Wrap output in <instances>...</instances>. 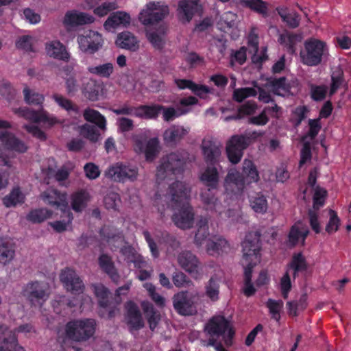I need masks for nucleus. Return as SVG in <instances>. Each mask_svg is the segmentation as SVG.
Here are the masks:
<instances>
[{
    "mask_svg": "<svg viewBox=\"0 0 351 351\" xmlns=\"http://www.w3.org/2000/svg\"><path fill=\"white\" fill-rule=\"evenodd\" d=\"M186 156V152H177L162 158L156 172V182L161 191L156 194L154 199L161 217L165 211L162 203L165 202L174 211L172 220L175 225L183 230L191 228L194 222V213L189 203L191 188L185 182L170 181L183 171Z\"/></svg>",
    "mask_w": 351,
    "mask_h": 351,
    "instance_id": "1",
    "label": "nucleus"
},
{
    "mask_svg": "<svg viewBox=\"0 0 351 351\" xmlns=\"http://www.w3.org/2000/svg\"><path fill=\"white\" fill-rule=\"evenodd\" d=\"M242 262L243 265H245V285L243 287V293L246 296L250 297L256 291L251 282L252 268L260 261V234L258 232H252L248 233L242 243Z\"/></svg>",
    "mask_w": 351,
    "mask_h": 351,
    "instance_id": "2",
    "label": "nucleus"
},
{
    "mask_svg": "<svg viewBox=\"0 0 351 351\" xmlns=\"http://www.w3.org/2000/svg\"><path fill=\"white\" fill-rule=\"evenodd\" d=\"M243 174L235 169H231L224 180V188L228 195H240L246 184L257 182L259 175L256 166L250 160L245 159L243 162Z\"/></svg>",
    "mask_w": 351,
    "mask_h": 351,
    "instance_id": "3",
    "label": "nucleus"
},
{
    "mask_svg": "<svg viewBox=\"0 0 351 351\" xmlns=\"http://www.w3.org/2000/svg\"><path fill=\"white\" fill-rule=\"evenodd\" d=\"M201 182L208 189L202 191L200 194L201 201L206 210L221 212V202L211 191L216 189L219 182V173L215 167H207L200 174Z\"/></svg>",
    "mask_w": 351,
    "mask_h": 351,
    "instance_id": "4",
    "label": "nucleus"
},
{
    "mask_svg": "<svg viewBox=\"0 0 351 351\" xmlns=\"http://www.w3.org/2000/svg\"><path fill=\"white\" fill-rule=\"evenodd\" d=\"M264 134L263 132H248L245 135H234L226 143L228 158L232 164H237L243 156V152L247 146Z\"/></svg>",
    "mask_w": 351,
    "mask_h": 351,
    "instance_id": "5",
    "label": "nucleus"
},
{
    "mask_svg": "<svg viewBox=\"0 0 351 351\" xmlns=\"http://www.w3.org/2000/svg\"><path fill=\"white\" fill-rule=\"evenodd\" d=\"M96 326V321L93 319L71 321L65 326L66 337L77 342L86 341L94 335Z\"/></svg>",
    "mask_w": 351,
    "mask_h": 351,
    "instance_id": "6",
    "label": "nucleus"
},
{
    "mask_svg": "<svg viewBox=\"0 0 351 351\" xmlns=\"http://www.w3.org/2000/svg\"><path fill=\"white\" fill-rule=\"evenodd\" d=\"M328 54L326 44L316 38H310L304 43V49L300 51L301 62L307 66H315L319 65L324 58Z\"/></svg>",
    "mask_w": 351,
    "mask_h": 351,
    "instance_id": "7",
    "label": "nucleus"
},
{
    "mask_svg": "<svg viewBox=\"0 0 351 351\" xmlns=\"http://www.w3.org/2000/svg\"><path fill=\"white\" fill-rule=\"evenodd\" d=\"M149 130L141 131L132 136L133 148L136 153L144 154L145 160L153 161L160 151V142L157 137L147 140Z\"/></svg>",
    "mask_w": 351,
    "mask_h": 351,
    "instance_id": "8",
    "label": "nucleus"
},
{
    "mask_svg": "<svg viewBox=\"0 0 351 351\" xmlns=\"http://www.w3.org/2000/svg\"><path fill=\"white\" fill-rule=\"evenodd\" d=\"M169 8L163 1L147 3L139 14V21L145 26L153 25L168 16Z\"/></svg>",
    "mask_w": 351,
    "mask_h": 351,
    "instance_id": "9",
    "label": "nucleus"
},
{
    "mask_svg": "<svg viewBox=\"0 0 351 351\" xmlns=\"http://www.w3.org/2000/svg\"><path fill=\"white\" fill-rule=\"evenodd\" d=\"M11 123L0 119V157L3 155V150H10L19 153H24L27 149L25 143L17 138L13 133L5 129L11 128Z\"/></svg>",
    "mask_w": 351,
    "mask_h": 351,
    "instance_id": "10",
    "label": "nucleus"
},
{
    "mask_svg": "<svg viewBox=\"0 0 351 351\" xmlns=\"http://www.w3.org/2000/svg\"><path fill=\"white\" fill-rule=\"evenodd\" d=\"M13 112L20 117L34 123H43L47 128H51L56 124L61 123V121L56 116L49 114L43 108L38 111L30 110L28 108H14Z\"/></svg>",
    "mask_w": 351,
    "mask_h": 351,
    "instance_id": "11",
    "label": "nucleus"
},
{
    "mask_svg": "<svg viewBox=\"0 0 351 351\" xmlns=\"http://www.w3.org/2000/svg\"><path fill=\"white\" fill-rule=\"evenodd\" d=\"M49 285L43 282H32L23 289V295L34 306H41L49 296Z\"/></svg>",
    "mask_w": 351,
    "mask_h": 351,
    "instance_id": "12",
    "label": "nucleus"
},
{
    "mask_svg": "<svg viewBox=\"0 0 351 351\" xmlns=\"http://www.w3.org/2000/svg\"><path fill=\"white\" fill-rule=\"evenodd\" d=\"M77 40L80 49L90 54L97 52L103 45L101 35L93 30L84 31L77 36Z\"/></svg>",
    "mask_w": 351,
    "mask_h": 351,
    "instance_id": "13",
    "label": "nucleus"
},
{
    "mask_svg": "<svg viewBox=\"0 0 351 351\" xmlns=\"http://www.w3.org/2000/svg\"><path fill=\"white\" fill-rule=\"evenodd\" d=\"M179 265L194 279L202 276L201 263L197 257L190 251H183L178 256Z\"/></svg>",
    "mask_w": 351,
    "mask_h": 351,
    "instance_id": "14",
    "label": "nucleus"
},
{
    "mask_svg": "<svg viewBox=\"0 0 351 351\" xmlns=\"http://www.w3.org/2000/svg\"><path fill=\"white\" fill-rule=\"evenodd\" d=\"M205 330L208 334L213 336H223L226 339V343L229 344L228 340L230 339L234 331L230 326L229 322L223 316L213 317L206 325Z\"/></svg>",
    "mask_w": 351,
    "mask_h": 351,
    "instance_id": "15",
    "label": "nucleus"
},
{
    "mask_svg": "<svg viewBox=\"0 0 351 351\" xmlns=\"http://www.w3.org/2000/svg\"><path fill=\"white\" fill-rule=\"evenodd\" d=\"M138 170L135 167L117 163L108 167L105 176L113 181L124 182L126 180H134L137 178Z\"/></svg>",
    "mask_w": 351,
    "mask_h": 351,
    "instance_id": "16",
    "label": "nucleus"
},
{
    "mask_svg": "<svg viewBox=\"0 0 351 351\" xmlns=\"http://www.w3.org/2000/svg\"><path fill=\"white\" fill-rule=\"evenodd\" d=\"M195 298V295L186 291L179 292L173 298V306L180 315H193L196 311L194 306Z\"/></svg>",
    "mask_w": 351,
    "mask_h": 351,
    "instance_id": "17",
    "label": "nucleus"
},
{
    "mask_svg": "<svg viewBox=\"0 0 351 351\" xmlns=\"http://www.w3.org/2000/svg\"><path fill=\"white\" fill-rule=\"evenodd\" d=\"M60 278L67 291L77 295L82 293L84 285L74 270L69 268L63 269L61 271Z\"/></svg>",
    "mask_w": 351,
    "mask_h": 351,
    "instance_id": "18",
    "label": "nucleus"
},
{
    "mask_svg": "<svg viewBox=\"0 0 351 351\" xmlns=\"http://www.w3.org/2000/svg\"><path fill=\"white\" fill-rule=\"evenodd\" d=\"M199 9V0H180L176 10L177 17L182 23H188Z\"/></svg>",
    "mask_w": 351,
    "mask_h": 351,
    "instance_id": "19",
    "label": "nucleus"
},
{
    "mask_svg": "<svg viewBox=\"0 0 351 351\" xmlns=\"http://www.w3.org/2000/svg\"><path fill=\"white\" fill-rule=\"evenodd\" d=\"M94 21L95 18L93 16L85 12L73 10L66 12L63 19V24L66 28L71 29L79 25L92 23Z\"/></svg>",
    "mask_w": 351,
    "mask_h": 351,
    "instance_id": "20",
    "label": "nucleus"
},
{
    "mask_svg": "<svg viewBox=\"0 0 351 351\" xmlns=\"http://www.w3.org/2000/svg\"><path fill=\"white\" fill-rule=\"evenodd\" d=\"M40 197L45 204L55 206L58 210L69 207L66 194L60 193L53 188L50 187L43 191Z\"/></svg>",
    "mask_w": 351,
    "mask_h": 351,
    "instance_id": "21",
    "label": "nucleus"
},
{
    "mask_svg": "<svg viewBox=\"0 0 351 351\" xmlns=\"http://www.w3.org/2000/svg\"><path fill=\"white\" fill-rule=\"evenodd\" d=\"M127 324L132 332L138 330L144 326V322L141 313L136 304L133 302H128L125 304Z\"/></svg>",
    "mask_w": 351,
    "mask_h": 351,
    "instance_id": "22",
    "label": "nucleus"
},
{
    "mask_svg": "<svg viewBox=\"0 0 351 351\" xmlns=\"http://www.w3.org/2000/svg\"><path fill=\"white\" fill-rule=\"evenodd\" d=\"M104 85L94 79H88L81 87L83 95L90 101H96L104 97Z\"/></svg>",
    "mask_w": 351,
    "mask_h": 351,
    "instance_id": "23",
    "label": "nucleus"
},
{
    "mask_svg": "<svg viewBox=\"0 0 351 351\" xmlns=\"http://www.w3.org/2000/svg\"><path fill=\"white\" fill-rule=\"evenodd\" d=\"M204 158L207 163L214 165L220 160L221 146L210 140H204L202 144Z\"/></svg>",
    "mask_w": 351,
    "mask_h": 351,
    "instance_id": "24",
    "label": "nucleus"
},
{
    "mask_svg": "<svg viewBox=\"0 0 351 351\" xmlns=\"http://www.w3.org/2000/svg\"><path fill=\"white\" fill-rule=\"evenodd\" d=\"M131 18L129 14L117 11L111 14L104 24L106 30L114 32L117 28L127 27L130 25Z\"/></svg>",
    "mask_w": 351,
    "mask_h": 351,
    "instance_id": "25",
    "label": "nucleus"
},
{
    "mask_svg": "<svg viewBox=\"0 0 351 351\" xmlns=\"http://www.w3.org/2000/svg\"><path fill=\"white\" fill-rule=\"evenodd\" d=\"M230 247L228 242L222 237L211 236L206 244V250L211 256H217L227 253Z\"/></svg>",
    "mask_w": 351,
    "mask_h": 351,
    "instance_id": "26",
    "label": "nucleus"
},
{
    "mask_svg": "<svg viewBox=\"0 0 351 351\" xmlns=\"http://www.w3.org/2000/svg\"><path fill=\"white\" fill-rule=\"evenodd\" d=\"M0 328H2L3 330H5L6 331L5 333H8L9 332V333L12 334V335H13L14 337V347L11 348L10 346L9 349L8 350V351H10V350H12V351H25L23 347L19 346L17 345V343H16V332H23V333L31 332L32 331H33V328H32V326L31 325L26 324H24V325H22V326H19L17 329H16L14 330L9 329L5 325H0ZM1 336L2 345L5 346V347H8V345L6 344V342L10 341V340H11L10 337L7 334H5V335L1 334Z\"/></svg>",
    "mask_w": 351,
    "mask_h": 351,
    "instance_id": "27",
    "label": "nucleus"
},
{
    "mask_svg": "<svg viewBox=\"0 0 351 351\" xmlns=\"http://www.w3.org/2000/svg\"><path fill=\"white\" fill-rule=\"evenodd\" d=\"M45 50L49 56L55 59L67 62L70 58V54L65 46L58 40L47 42L45 44Z\"/></svg>",
    "mask_w": 351,
    "mask_h": 351,
    "instance_id": "28",
    "label": "nucleus"
},
{
    "mask_svg": "<svg viewBox=\"0 0 351 351\" xmlns=\"http://www.w3.org/2000/svg\"><path fill=\"white\" fill-rule=\"evenodd\" d=\"M248 50L254 62L260 63L267 58L266 48H263L261 51L258 50V37L254 31L248 36Z\"/></svg>",
    "mask_w": 351,
    "mask_h": 351,
    "instance_id": "29",
    "label": "nucleus"
},
{
    "mask_svg": "<svg viewBox=\"0 0 351 351\" xmlns=\"http://www.w3.org/2000/svg\"><path fill=\"white\" fill-rule=\"evenodd\" d=\"M309 231L306 226L299 222L292 226L289 234V244L294 246L301 243L304 245Z\"/></svg>",
    "mask_w": 351,
    "mask_h": 351,
    "instance_id": "30",
    "label": "nucleus"
},
{
    "mask_svg": "<svg viewBox=\"0 0 351 351\" xmlns=\"http://www.w3.org/2000/svg\"><path fill=\"white\" fill-rule=\"evenodd\" d=\"M189 132V128L181 125H172L163 134L164 141L167 144L173 145L180 141Z\"/></svg>",
    "mask_w": 351,
    "mask_h": 351,
    "instance_id": "31",
    "label": "nucleus"
},
{
    "mask_svg": "<svg viewBox=\"0 0 351 351\" xmlns=\"http://www.w3.org/2000/svg\"><path fill=\"white\" fill-rule=\"evenodd\" d=\"M121 252L124 256L125 260L128 263H132L135 267L143 269L147 267L145 260L141 255L138 254L132 247L125 245L121 248Z\"/></svg>",
    "mask_w": 351,
    "mask_h": 351,
    "instance_id": "32",
    "label": "nucleus"
},
{
    "mask_svg": "<svg viewBox=\"0 0 351 351\" xmlns=\"http://www.w3.org/2000/svg\"><path fill=\"white\" fill-rule=\"evenodd\" d=\"M290 86L286 82L285 77H280L278 79H273L269 80L265 84V89L268 91H271L274 94L280 96L285 97L289 92Z\"/></svg>",
    "mask_w": 351,
    "mask_h": 351,
    "instance_id": "33",
    "label": "nucleus"
},
{
    "mask_svg": "<svg viewBox=\"0 0 351 351\" xmlns=\"http://www.w3.org/2000/svg\"><path fill=\"white\" fill-rule=\"evenodd\" d=\"M116 43L120 47L132 51H136L139 47L138 40L130 32H123L119 34Z\"/></svg>",
    "mask_w": 351,
    "mask_h": 351,
    "instance_id": "34",
    "label": "nucleus"
},
{
    "mask_svg": "<svg viewBox=\"0 0 351 351\" xmlns=\"http://www.w3.org/2000/svg\"><path fill=\"white\" fill-rule=\"evenodd\" d=\"M59 210L61 213V217L62 219L54 222H51L49 225L55 231L62 232L66 230L70 226L73 220V215L69 207Z\"/></svg>",
    "mask_w": 351,
    "mask_h": 351,
    "instance_id": "35",
    "label": "nucleus"
},
{
    "mask_svg": "<svg viewBox=\"0 0 351 351\" xmlns=\"http://www.w3.org/2000/svg\"><path fill=\"white\" fill-rule=\"evenodd\" d=\"M162 109L161 105H142L137 107L136 117L144 119H154L158 117Z\"/></svg>",
    "mask_w": 351,
    "mask_h": 351,
    "instance_id": "36",
    "label": "nucleus"
},
{
    "mask_svg": "<svg viewBox=\"0 0 351 351\" xmlns=\"http://www.w3.org/2000/svg\"><path fill=\"white\" fill-rule=\"evenodd\" d=\"M166 28L160 26L158 29L147 32V38L152 46L158 50H162L165 45Z\"/></svg>",
    "mask_w": 351,
    "mask_h": 351,
    "instance_id": "37",
    "label": "nucleus"
},
{
    "mask_svg": "<svg viewBox=\"0 0 351 351\" xmlns=\"http://www.w3.org/2000/svg\"><path fill=\"white\" fill-rule=\"evenodd\" d=\"M208 223L206 217H201L197 223V230L195 235V243L198 246L206 243L208 239L211 237H209Z\"/></svg>",
    "mask_w": 351,
    "mask_h": 351,
    "instance_id": "38",
    "label": "nucleus"
},
{
    "mask_svg": "<svg viewBox=\"0 0 351 351\" xmlns=\"http://www.w3.org/2000/svg\"><path fill=\"white\" fill-rule=\"evenodd\" d=\"M89 199V194L87 191L81 190L72 194L71 204L72 209L75 212L82 211L86 206Z\"/></svg>",
    "mask_w": 351,
    "mask_h": 351,
    "instance_id": "39",
    "label": "nucleus"
},
{
    "mask_svg": "<svg viewBox=\"0 0 351 351\" xmlns=\"http://www.w3.org/2000/svg\"><path fill=\"white\" fill-rule=\"evenodd\" d=\"M276 10L282 20L289 27L295 28L298 27L300 19L298 13L293 11L290 12L287 8L284 7L277 8Z\"/></svg>",
    "mask_w": 351,
    "mask_h": 351,
    "instance_id": "40",
    "label": "nucleus"
},
{
    "mask_svg": "<svg viewBox=\"0 0 351 351\" xmlns=\"http://www.w3.org/2000/svg\"><path fill=\"white\" fill-rule=\"evenodd\" d=\"M25 195L19 186L13 188L11 192L3 199V204L9 208L16 206L17 204H23Z\"/></svg>",
    "mask_w": 351,
    "mask_h": 351,
    "instance_id": "41",
    "label": "nucleus"
},
{
    "mask_svg": "<svg viewBox=\"0 0 351 351\" xmlns=\"http://www.w3.org/2000/svg\"><path fill=\"white\" fill-rule=\"evenodd\" d=\"M141 306L147 319L149 328L152 330H154L158 324V322L160 319V315L154 309L153 305L151 303L144 301L142 302Z\"/></svg>",
    "mask_w": 351,
    "mask_h": 351,
    "instance_id": "42",
    "label": "nucleus"
},
{
    "mask_svg": "<svg viewBox=\"0 0 351 351\" xmlns=\"http://www.w3.org/2000/svg\"><path fill=\"white\" fill-rule=\"evenodd\" d=\"M15 255V251L13 246L8 241L0 240V263L7 265L10 263Z\"/></svg>",
    "mask_w": 351,
    "mask_h": 351,
    "instance_id": "43",
    "label": "nucleus"
},
{
    "mask_svg": "<svg viewBox=\"0 0 351 351\" xmlns=\"http://www.w3.org/2000/svg\"><path fill=\"white\" fill-rule=\"evenodd\" d=\"M99 264L100 267L109 275L113 281H118L119 276L114 269L111 258L108 256L106 254L101 255L99 258Z\"/></svg>",
    "mask_w": 351,
    "mask_h": 351,
    "instance_id": "44",
    "label": "nucleus"
},
{
    "mask_svg": "<svg viewBox=\"0 0 351 351\" xmlns=\"http://www.w3.org/2000/svg\"><path fill=\"white\" fill-rule=\"evenodd\" d=\"M302 38L300 35L294 34L285 32L280 35L279 42L281 45L286 47L289 53L295 52V46L297 43L301 40Z\"/></svg>",
    "mask_w": 351,
    "mask_h": 351,
    "instance_id": "45",
    "label": "nucleus"
},
{
    "mask_svg": "<svg viewBox=\"0 0 351 351\" xmlns=\"http://www.w3.org/2000/svg\"><path fill=\"white\" fill-rule=\"evenodd\" d=\"M24 100L29 105L41 106L45 100L43 95L25 86L23 90Z\"/></svg>",
    "mask_w": 351,
    "mask_h": 351,
    "instance_id": "46",
    "label": "nucleus"
},
{
    "mask_svg": "<svg viewBox=\"0 0 351 351\" xmlns=\"http://www.w3.org/2000/svg\"><path fill=\"white\" fill-rule=\"evenodd\" d=\"M84 117L86 121L94 123L99 128L102 130L106 128V119L98 111L93 109L87 108L84 112Z\"/></svg>",
    "mask_w": 351,
    "mask_h": 351,
    "instance_id": "47",
    "label": "nucleus"
},
{
    "mask_svg": "<svg viewBox=\"0 0 351 351\" xmlns=\"http://www.w3.org/2000/svg\"><path fill=\"white\" fill-rule=\"evenodd\" d=\"M87 70L91 74L104 78H108L114 71V66L112 63L108 62L97 66H90L87 68Z\"/></svg>",
    "mask_w": 351,
    "mask_h": 351,
    "instance_id": "48",
    "label": "nucleus"
},
{
    "mask_svg": "<svg viewBox=\"0 0 351 351\" xmlns=\"http://www.w3.org/2000/svg\"><path fill=\"white\" fill-rule=\"evenodd\" d=\"M237 15L232 12L223 13L217 20V26L223 32H227L235 25Z\"/></svg>",
    "mask_w": 351,
    "mask_h": 351,
    "instance_id": "49",
    "label": "nucleus"
},
{
    "mask_svg": "<svg viewBox=\"0 0 351 351\" xmlns=\"http://www.w3.org/2000/svg\"><path fill=\"white\" fill-rule=\"evenodd\" d=\"M161 112H162L163 119L165 121H171L176 118L187 114L189 112V109L182 107L175 108L173 107L165 108L162 106Z\"/></svg>",
    "mask_w": 351,
    "mask_h": 351,
    "instance_id": "50",
    "label": "nucleus"
},
{
    "mask_svg": "<svg viewBox=\"0 0 351 351\" xmlns=\"http://www.w3.org/2000/svg\"><path fill=\"white\" fill-rule=\"evenodd\" d=\"M250 206L256 213H265L267 210V201L265 197L260 193L252 196L250 199Z\"/></svg>",
    "mask_w": 351,
    "mask_h": 351,
    "instance_id": "51",
    "label": "nucleus"
},
{
    "mask_svg": "<svg viewBox=\"0 0 351 351\" xmlns=\"http://www.w3.org/2000/svg\"><path fill=\"white\" fill-rule=\"evenodd\" d=\"M220 278L215 276L210 278L206 285V294L213 301L219 299Z\"/></svg>",
    "mask_w": 351,
    "mask_h": 351,
    "instance_id": "52",
    "label": "nucleus"
},
{
    "mask_svg": "<svg viewBox=\"0 0 351 351\" xmlns=\"http://www.w3.org/2000/svg\"><path fill=\"white\" fill-rule=\"evenodd\" d=\"M114 232H118L116 234H113L110 236L108 232H110L108 228L104 227L101 229V233L106 237V241L108 245L110 246L111 250H114V248L119 247L123 243V238L122 235L118 232L117 230H113Z\"/></svg>",
    "mask_w": 351,
    "mask_h": 351,
    "instance_id": "53",
    "label": "nucleus"
},
{
    "mask_svg": "<svg viewBox=\"0 0 351 351\" xmlns=\"http://www.w3.org/2000/svg\"><path fill=\"white\" fill-rule=\"evenodd\" d=\"M51 212L46 208L32 210L27 216V219L33 223H40L51 217Z\"/></svg>",
    "mask_w": 351,
    "mask_h": 351,
    "instance_id": "54",
    "label": "nucleus"
},
{
    "mask_svg": "<svg viewBox=\"0 0 351 351\" xmlns=\"http://www.w3.org/2000/svg\"><path fill=\"white\" fill-rule=\"evenodd\" d=\"M92 287L99 300V305L106 308L108 305L109 291L102 284H95L92 285Z\"/></svg>",
    "mask_w": 351,
    "mask_h": 351,
    "instance_id": "55",
    "label": "nucleus"
},
{
    "mask_svg": "<svg viewBox=\"0 0 351 351\" xmlns=\"http://www.w3.org/2000/svg\"><path fill=\"white\" fill-rule=\"evenodd\" d=\"M52 98L60 107L64 109L68 112H78L77 106L74 105L71 100L62 95L56 93L52 95Z\"/></svg>",
    "mask_w": 351,
    "mask_h": 351,
    "instance_id": "56",
    "label": "nucleus"
},
{
    "mask_svg": "<svg viewBox=\"0 0 351 351\" xmlns=\"http://www.w3.org/2000/svg\"><path fill=\"white\" fill-rule=\"evenodd\" d=\"M242 3L244 5L249 7L263 16H267V3L262 0H243Z\"/></svg>",
    "mask_w": 351,
    "mask_h": 351,
    "instance_id": "57",
    "label": "nucleus"
},
{
    "mask_svg": "<svg viewBox=\"0 0 351 351\" xmlns=\"http://www.w3.org/2000/svg\"><path fill=\"white\" fill-rule=\"evenodd\" d=\"M267 306L269 308L271 318L278 322L280 319V311L283 307V302L269 299L267 302Z\"/></svg>",
    "mask_w": 351,
    "mask_h": 351,
    "instance_id": "58",
    "label": "nucleus"
},
{
    "mask_svg": "<svg viewBox=\"0 0 351 351\" xmlns=\"http://www.w3.org/2000/svg\"><path fill=\"white\" fill-rule=\"evenodd\" d=\"M257 95V90L254 87L237 88L234 90L233 98L238 102L243 101L245 98Z\"/></svg>",
    "mask_w": 351,
    "mask_h": 351,
    "instance_id": "59",
    "label": "nucleus"
},
{
    "mask_svg": "<svg viewBox=\"0 0 351 351\" xmlns=\"http://www.w3.org/2000/svg\"><path fill=\"white\" fill-rule=\"evenodd\" d=\"M290 267L294 270V277L298 272L304 271L307 268L304 257L301 253L295 254L293 256Z\"/></svg>",
    "mask_w": 351,
    "mask_h": 351,
    "instance_id": "60",
    "label": "nucleus"
},
{
    "mask_svg": "<svg viewBox=\"0 0 351 351\" xmlns=\"http://www.w3.org/2000/svg\"><path fill=\"white\" fill-rule=\"evenodd\" d=\"M118 8L114 1H106L94 8L93 12L95 15L103 17L107 15L110 12L116 10Z\"/></svg>",
    "mask_w": 351,
    "mask_h": 351,
    "instance_id": "61",
    "label": "nucleus"
},
{
    "mask_svg": "<svg viewBox=\"0 0 351 351\" xmlns=\"http://www.w3.org/2000/svg\"><path fill=\"white\" fill-rule=\"evenodd\" d=\"M143 287L148 291L149 295L157 306L160 307L165 306V298L156 292V287L152 283L146 282L143 285Z\"/></svg>",
    "mask_w": 351,
    "mask_h": 351,
    "instance_id": "62",
    "label": "nucleus"
},
{
    "mask_svg": "<svg viewBox=\"0 0 351 351\" xmlns=\"http://www.w3.org/2000/svg\"><path fill=\"white\" fill-rule=\"evenodd\" d=\"M319 119H320L319 118L316 119L308 120L309 130L307 134L303 137L304 141H306L308 138L312 141L318 134L321 129Z\"/></svg>",
    "mask_w": 351,
    "mask_h": 351,
    "instance_id": "63",
    "label": "nucleus"
},
{
    "mask_svg": "<svg viewBox=\"0 0 351 351\" xmlns=\"http://www.w3.org/2000/svg\"><path fill=\"white\" fill-rule=\"evenodd\" d=\"M329 217L330 219L326 226V231L330 234L338 230L340 224V220L337 215V213L333 210H329Z\"/></svg>",
    "mask_w": 351,
    "mask_h": 351,
    "instance_id": "64",
    "label": "nucleus"
}]
</instances>
